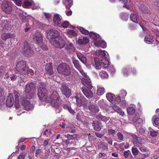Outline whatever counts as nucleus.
<instances>
[{"instance_id": "1", "label": "nucleus", "mask_w": 159, "mask_h": 159, "mask_svg": "<svg viewBox=\"0 0 159 159\" xmlns=\"http://www.w3.org/2000/svg\"><path fill=\"white\" fill-rule=\"evenodd\" d=\"M57 70L59 73L66 76L69 75L71 72V69L70 66L66 63L60 64L58 66Z\"/></svg>"}, {"instance_id": "2", "label": "nucleus", "mask_w": 159, "mask_h": 159, "mask_svg": "<svg viewBox=\"0 0 159 159\" xmlns=\"http://www.w3.org/2000/svg\"><path fill=\"white\" fill-rule=\"evenodd\" d=\"M35 91V87L33 82L27 84L25 88V96L27 98H32L34 96V92Z\"/></svg>"}, {"instance_id": "3", "label": "nucleus", "mask_w": 159, "mask_h": 159, "mask_svg": "<svg viewBox=\"0 0 159 159\" xmlns=\"http://www.w3.org/2000/svg\"><path fill=\"white\" fill-rule=\"evenodd\" d=\"M26 62L24 61H18L16 65V70L21 75H25L26 74L28 67Z\"/></svg>"}, {"instance_id": "4", "label": "nucleus", "mask_w": 159, "mask_h": 159, "mask_svg": "<svg viewBox=\"0 0 159 159\" xmlns=\"http://www.w3.org/2000/svg\"><path fill=\"white\" fill-rule=\"evenodd\" d=\"M38 95L40 101H48V91L45 87H40L39 88Z\"/></svg>"}, {"instance_id": "5", "label": "nucleus", "mask_w": 159, "mask_h": 159, "mask_svg": "<svg viewBox=\"0 0 159 159\" xmlns=\"http://www.w3.org/2000/svg\"><path fill=\"white\" fill-rule=\"evenodd\" d=\"M50 43L55 48L61 49L64 47L65 41L62 37H58L54 41L52 40Z\"/></svg>"}, {"instance_id": "6", "label": "nucleus", "mask_w": 159, "mask_h": 159, "mask_svg": "<svg viewBox=\"0 0 159 159\" xmlns=\"http://www.w3.org/2000/svg\"><path fill=\"white\" fill-rule=\"evenodd\" d=\"M48 102H51L52 106L55 108V111L57 113L60 112L61 110V100L60 99L53 100H49L47 101Z\"/></svg>"}, {"instance_id": "7", "label": "nucleus", "mask_w": 159, "mask_h": 159, "mask_svg": "<svg viewBox=\"0 0 159 159\" xmlns=\"http://www.w3.org/2000/svg\"><path fill=\"white\" fill-rule=\"evenodd\" d=\"M74 98L76 99L78 106H83L84 107H87L88 101L83 96H80V97L75 96Z\"/></svg>"}, {"instance_id": "8", "label": "nucleus", "mask_w": 159, "mask_h": 159, "mask_svg": "<svg viewBox=\"0 0 159 159\" xmlns=\"http://www.w3.org/2000/svg\"><path fill=\"white\" fill-rule=\"evenodd\" d=\"M59 32L57 30L52 29H50L47 33V37L49 40L50 43L52 40L54 41L56 38H57L59 35Z\"/></svg>"}, {"instance_id": "9", "label": "nucleus", "mask_w": 159, "mask_h": 159, "mask_svg": "<svg viewBox=\"0 0 159 159\" xmlns=\"http://www.w3.org/2000/svg\"><path fill=\"white\" fill-rule=\"evenodd\" d=\"M26 98L24 97L21 101V105L23 106L25 110L29 111L33 109L34 105L30 103L29 100H27Z\"/></svg>"}, {"instance_id": "10", "label": "nucleus", "mask_w": 159, "mask_h": 159, "mask_svg": "<svg viewBox=\"0 0 159 159\" xmlns=\"http://www.w3.org/2000/svg\"><path fill=\"white\" fill-rule=\"evenodd\" d=\"M2 8L3 11L7 14L10 13L12 11V5L11 3L9 2H3Z\"/></svg>"}, {"instance_id": "11", "label": "nucleus", "mask_w": 159, "mask_h": 159, "mask_svg": "<svg viewBox=\"0 0 159 159\" xmlns=\"http://www.w3.org/2000/svg\"><path fill=\"white\" fill-rule=\"evenodd\" d=\"M60 89L62 93L64 94L66 97H69L70 96L71 94L70 91L65 84H61V87L60 88Z\"/></svg>"}, {"instance_id": "12", "label": "nucleus", "mask_w": 159, "mask_h": 159, "mask_svg": "<svg viewBox=\"0 0 159 159\" xmlns=\"http://www.w3.org/2000/svg\"><path fill=\"white\" fill-rule=\"evenodd\" d=\"M33 40L37 44H40L43 42V38L42 34L39 32H37L34 36Z\"/></svg>"}, {"instance_id": "13", "label": "nucleus", "mask_w": 159, "mask_h": 159, "mask_svg": "<svg viewBox=\"0 0 159 159\" xmlns=\"http://www.w3.org/2000/svg\"><path fill=\"white\" fill-rule=\"evenodd\" d=\"M81 90L83 93L87 98H90L93 97V94L92 91L89 89L83 87L81 88Z\"/></svg>"}, {"instance_id": "14", "label": "nucleus", "mask_w": 159, "mask_h": 159, "mask_svg": "<svg viewBox=\"0 0 159 159\" xmlns=\"http://www.w3.org/2000/svg\"><path fill=\"white\" fill-rule=\"evenodd\" d=\"M14 103V98L12 93H9V95L7 97L6 101V105L8 107H11Z\"/></svg>"}, {"instance_id": "15", "label": "nucleus", "mask_w": 159, "mask_h": 159, "mask_svg": "<svg viewBox=\"0 0 159 159\" xmlns=\"http://www.w3.org/2000/svg\"><path fill=\"white\" fill-rule=\"evenodd\" d=\"M82 84L89 89H92V86L91 80L89 78H83L81 80Z\"/></svg>"}, {"instance_id": "16", "label": "nucleus", "mask_w": 159, "mask_h": 159, "mask_svg": "<svg viewBox=\"0 0 159 159\" xmlns=\"http://www.w3.org/2000/svg\"><path fill=\"white\" fill-rule=\"evenodd\" d=\"M92 124V126L93 127V129L95 130L99 131L101 129L102 125L100 121L95 120L93 121Z\"/></svg>"}, {"instance_id": "17", "label": "nucleus", "mask_w": 159, "mask_h": 159, "mask_svg": "<svg viewBox=\"0 0 159 159\" xmlns=\"http://www.w3.org/2000/svg\"><path fill=\"white\" fill-rule=\"evenodd\" d=\"M95 46L97 47H101V48H105L107 47V44L106 42L103 40L99 39L98 41H96L93 42Z\"/></svg>"}, {"instance_id": "18", "label": "nucleus", "mask_w": 159, "mask_h": 159, "mask_svg": "<svg viewBox=\"0 0 159 159\" xmlns=\"http://www.w3.org/2000/svg\"><path fill=\"white\" fill-rule=\"evenodd\" d=\"M95 55L97 56L107 58L108 57V52L105 50H96L95 52Z\"/></svg>"}, {"instance_id": "19", "label": "nucleus", "mask_w": 159, "mask_h": 159, "mask_svg": "<svg viewBox=\"0 0 159 159\" xmlns=\"http://www.w3.org/2000/svg\"><path fill=\"white\" fill-rule=\"evenodd\" d=\"M45 74L46 75H51L53 73L52 66L51 64H48L45 66Z\"/></svg>"}, {"instance_id": "20", "label": "nucleus", "mask_w": 159, "mask_h": 159, "mask_svg": "<svg viewBox=\"0 0 159 159\" xmlns=\"http://www.w3.org/2000/svg\"><path fill=\"white\" fill-rule=\"evenodd\" d=\"M95 116V117L96 119L99 120V121L101 120L102 121H104L105 123L107 122L110 119L109 117L103 116L100 113L96 115Z\"/></svg>"}, {"instance_id": "21", "label": "nucleus", "mask_w": 159, "mask_h": 159, "mask_svg": "<svg viewBox=\"0 0 159 159\" xmlns=\"http://www.w3.org/2000/svg\"><path fill=\"white\" fill-rule=\"evenodd\" d=\"M51 94H52L50 98L48 97V100H57L58 99H60L58 93L57 91H53L52 93H51Z\"/></svg>"}, {"instance_id": "22", "label": "nucleus", "mask_w": 159, "mask_h": 159, "mask_svg": "<svg viewBox=\"0 0 159 159\" xmlns=\"http://www.w3.org/2000/svg\"><path fill=\"white\" fill-rule=\"evenodd\" d=\"M89 34L90 38L94 40V42L96 41H98V39H100V35L96 33L91 32Z\"/></svg>"}, {"instance_id": "23", "label": "nucleus", "mask_w": 159, "mask_h": 159, "mask_svg": "<svg viewBox=\"0 0 159 159\" xmlns=\"http://www.w3.org/2000/svg\"><path fill=\"white\" fill-rule=\"evenodd\" d=\"M73 63L75 67L80 72L82 75H83V73H84V72L82 70L81 66L80 64L78 61L76 60H73Z\"/></svg>"}, {"instance_id": "24", "label": "nucleus", "mask_w": 159, "mask_h": 159, "mask_svg": "<svg viewBox=\"0 0 159 159\" xmlns=\"http://www.w3.org/2000/svg\"><path fill=\"white\" fill-rule=\"evenodd\" d=\"M89 109L92 112L96 113L99 111V109L98 106L95 104H92L89 107Z\"/></svg>"}, {"instance_id": "25", "label": "nucleus", "mask_w": 159, "mask_h": 159, "mask_svg": "<svg viewBox=\"0 0 159 159\" xmlns=\"http://www.w3.org/2000/svg\"><path fill=\"white\" fill-rule=\"evenodd\" d=\"M144 40L146 43L149 44L152 43L153 42L152 36L149 34L146 35L145 37Z\"/></svg>"}, {"instance_id": "26", "label": "nucleus", "mask_w": 159, "mask_h": 159, "mask_svg": "<svg viewBox=\"0 0 159 159\" xmlns=\"http://www.w3.org/2000/svg\"><path fill=\"white\" fill-rule=\"evenodd\" d=\"M34 4L32 0H25L23 7H24L27 8L30 6L34 5Z\"/></svg>"}, {"instance_id": "27", "label": "nucleus", "mask_w": 159, "mask_h": 159, "mask_svg": "<svg viewBox=\"0 0 159 159\" xmlns=\"http://www.w3.org/2000/svg\"><path fill=\"white\" fill-rule=\"evenodd\" d=\"M94 61L96 68L97 69H100L101 68V61L97 57H95Z\"/></svg>"}, {"instance_id": "28", "label": "nucleus", "mask_w": 159, "mask_h": 159, "mask_svg": "<svg viewBox=\"0 0 159 159\" xmlns=\"http://www.w3.org/2000/svg\"><path fill=\"white\" fill-rule=\"evenodd\" d=\"M77 55L79 59L83 63L85 64L86 62V59L84 56L81 53H78Z\"/></svg>"}, {"instance_id": "29", "label": "nucleus", "mask_w": 159, "mask_h": 159, "mask_svg": "<svg viewBox=\"0 0 159 159\" xmlns=\"http://www.w3.org/2000/svg\"><path fill=\"white\" fill-rule=\"evenodd\" d=\"M109 64V61L108 60L103 58L101 60V67L106 68Z\"/></svg>"}, {"instance_id": "30", "label": "nucleus", "mask_w": 159, "mask_h": 159, "mask_svg": "<svg viewBox=\"0 0 159 159\" xmlns=\"http://www.w3.org/2000/svg\"><path fill=\"white\" fill-rule=\"evenodd\" d=\"M23 48L24 50H31L34 49L32 45H30L28 42L25 41L24 42L23 45Z\"/></svg>"}, {"instance_id": "31", "label": "nucleus", "mask_w": 159, "mask_h": 159, "mask_svg": "<svg viewBox=\"0 0 159 159\" xmlns=\"http://www.w3.org/2000/svg\"><path fill=\"white\" fill-rule=\"evenodd\" d=\"M64 47H65L66 50H75V49L74 48L73 44L69 42H67L66 43H65Z\"/></svg>"}, {"instance_id": "32", "label": "nucleus", "mask_w": 159, "mask_h": 159, "mask_svg": "<svg viewBox=\"0 0 159 159\" xmlns=\"http://www.w3.org/2000/svg\"><path fill=\"white\" fill-rule=\"evenodd\" d=\"M99 75L102 79H107L109 76L107 73L104 70L100 71L99 73Z\"/></svg>"}, {"instance_id": "33", "label": "nucleus", "mask_w": 159, "mask_h": 159, "mask_svg": "<svg viewBox=\"0 0 159 159\" xmlns=\"http://www.w3.org/2000/svg\"><path fill=\"white\" fill-rule=\"evenodd\" d=\"M61 19L59 15L56 14L54 15L53 17V21L55 24L57 25L60 24L61 23Z\"/></svg>"}, {"instance_id": "34", "label": "nucleus", "mask_w": 159, "mask_h": 159, "mask_svg": "<svg viewBox=\"0 0 159 159\" xmlns=\"http://www.w3.org/2000/svg\"><path fill=\"white\" fill-rule=\"evenodd\" d=\"M98 147L99 149H108V147L107 145L104 142H100L98 143Z\"/></svg>"}, {"instance_id": "35", "label": "nucleus", "mask_w": 159, "mask_h": 159, "mask_svg": "<svg viewBox=\"0 0 159 159\" xmlns=\"http://www.w3.org/2000/svg\"><path fill=\"white\" fill-rule=\"evenodd\" d=\"M14 37L13 34H3L1 36V38L4 40H6L7 39L12 38Z\"/></svg>"}, {"instance_id": "36", "label": "nucleus", "mask_w": 159, "mask_h": 159, "mask_svg": "<svg viewBox=\"0 0 159 159\" xmlns=\"http://www.w3.org/2000/svg\"><path fill=\"white\" fill-rule=\"evenodd\" d=\"M8 72L7 71L6 68L3 66H0V77H2L6 74Z\"/></svg>"}, {"instance_id": "37", "label": "nucleus", "mask_w": 159, "mask_h": 159, "mask_svg": "<svg viewBox=\"0 0 159 159\" xmlns=\"http://www.w3.org/2000/svg\"><path fill=\"white\" fill-rule=\"evenodd\" d=\"M33 50H24L22 52L23 54L27 57H31L33 54Z\"/></svg>"}, {"instance_id": "38", "label": "nucleus", "mask_w": 159, "mask_h": 159, "mask_svg": "<svg viewBox=\"0 0 159 159\" xmlns=\"http://www.w3.org/2000/svg\"><path fill=\"white\" fill-rule=\"evenodd\" d=\"M65 2H64V1L63 3L66 6V8H70L72 5V0H65Z\"/></svg>"}, {"instance_id": "39", "label": "nucleus", "mask_w": 159, "mask_h": 159, "mask_svg": "<svg viewBox=\"0 0 159 159\" xmlns=\"http://www.w3.org/2000/svg\"><path fill=\"white\" fill-rule=\"evenodd\" d=\"M140 10L143 13H149L150 12V10L146 6H141L140 7Z\"/></svg>"}, {"instance_id": "40", "label": "nucleus", "mask_w": 159, "mask_h": 159, "mask_svg": "<svg viewBox=\"0 0 159 159\" xmlns=\"http://www.w3.org/2000/svg\"><path fill=\"white\" fill-rule=\"evenodd\" d=\"M148 132L150 133V134L152 137L157 136L158 133L157 131L154 130L151 128H149Z\"/></svg>"}, {"instance_id": "41", "label": "nucleus", "mask_w": 159, "mask_h": 159, "mask_svg": "<svg viewBox=\"0 0 159 159\" xmlns=\"http://www.w3.org/2000/svg\"><path fill=\"white\" fill-rule=\"evenodd\" d=\"M123 73L124 75H128L130 72V68L129 66L124 68L123 69Z\"/></svg>"}, {"instance_id": "42", "label": "nucleus", "mask_w": 159, "mask_h": 159, "mask_svg": "<svg viewBox=\"0 0 159 159\" xmlns=\"http://www.w3.org/2000/svg\"><path fill=\"white\" fill-rule=\"evenodd\" d=\"M78 137V135L77 134H74L72 135H70L69 134H67L66 135V137L69 140H71L75 139L77 138Z\"/></svg>"}, {"instance_id": "43", "label": "nucleus", "mask_w": 159, "mask_h": 159, "mask_svg": "<svg viewBox=\"0 0 159 159\" xmlns=\"http://www.w3.org/2000/svg\"><path fill=\"white\" fill-rule=\"evenodd\" d=\"M105 92V89L104 88L100 87L97 89V94L98 95L101 96Z\"/></svg>"}, {"instance_id": "44", "label": "nucleus", "mask_w": 159, "mask_h": 159, "mask_svg": "<svg viewBox=\"0 0 159 159\" xmlns=\"http://www.w3.org/2000/svg\"><path fill=\"white\" fill-rule=\"evenodd\" d=\"M67 33L68 35L70 37H75L76 35L75 32L73 30H67Z\"/></svg>"}, {"instance_id": "45", "label": "nucleus", "mask_w": 159, "mask_h": 159, "mask_svg": "<svg viewBox=\"0 0 159 159\" xmlns=\"http://www.w3.org/2000/svg\"><path fill=\"white\" fill-rule=\"evenodd\" d=\"M130 18L132 21L136 23H138V21L137 19L136 16L135 14H131L130 15Z\"/></svg>"}, {"instance_id": "46", "label": "nucleus", "mask_w": 159, "mask_h": 159, "mask_svg": "<svg viewBox=\"0 0 159 159\" xmlns=\"http://www.w3.org/2000/svg\"><path fill=\"white\" fill-rule=\"evenodd\" d=\"M129 14L127 13H121L120 15V18L123 20H126L129 17Z\"/></svg>"}, {"instance_id": "47", "label": "nucleus", "mask_w": 159, "mask_h": 159, "mask_svg": "<svg viewBox=\"0 0 159 159\" xmlns=\"http://www.w3.org/2000/svg\"><path fill=\"white\" fill-rule=\"evenodd\" d=\"M127 111L128 114L130 115H132L135 112V109L131 107H128Z\"/></svg>"}, {"instance_id": "48", "label": "nucleus", "mask_w": 159, "mask_h": 159, "mask_svg": "<svg viewBox=\"0 0 159 159\" xmlns=\"http://www.w3.org/2000/svg\"><path fill=\"white\" fill-rule=\"evenodd\" d=\"M78 29L83 34L86 35L89 34V31L82 27H79Z\"/></svg>"}, {"instance_id": "49", "label": "nucleus", "mask_w": 159, "mask_h": 159, "mask_svg": "<svg viewBox=\"0 0 159 159\" xmlns=\"http://www.w3.org/2000/svg\"><path fill=\"white\" fill-rule=\"evenodd\" d=\"M106 97L107 99L110 102H112L113 100V97L112 94L107 93L106 94Z\"/></svg>"}, {"instance_id": "50", "label": "nucleus", "mask_w": 159, "mask_h": 159, "mask_svg": "<svg viewBox=\"0 0 159 159\" xmlns=\"http://www.w3.org/2000/svg\"><path fill=\"white\" fill-rule=\"evenodd\" d=\"M132 152L134 155L136 156L138 154L139 151L136 148L132 147Z\"/></svg>"}, {"instance_id": "51", "label": "nucleus", "mask_w": 159, "mask_h": 159, "mask_svg": "<svg viewBox=\"0 0 159 159\" xmlns=\"http://www.w3.org/2000/svg\"><path fill=\"white\" fill-rule=\"evenodd\" d=\"M52 133L50 129H46L43 133V134L45 136L48 137Z\"/></svg>"}, {"instance_id": "52", "label": "nucleus", "mask_w": 159, "mask_h": 159, "mask_svg": "<svg viewBox=\"0 0 159 159\" xmlns=\"http://www.w3.org/2000/svg\"><path fill=\"white\" fill-rule=\"evenodd\" d=\"M123 155L125 158H128L129 155H130L131 157H133L130 151L129 150L125 151L124 152Z\"/></svg>"}, {"instance_id": "53", "label": "nucleus", "mask_w": 159, "mask_h": 159, "mask_svg": "<svg viewBox=\"0 0 159 159\" xmlns=\"http://www.w3.org/2000/svg\"><path fill=\"white\" fill-rule=\"evenodd\" d=\"M117 137L120 142L122 141L124 139L123 134L120 132H118L117 134Z\"/></svg>"}, {"instance_id": "54", "label": "nucleus", "mask_w": 159, "mask_h": 159, "mask_svg": "<svg viewBox=\"0 0 159 159\" xmlns=\"http://www.w3.org/2000/svg\"><path fill=\"white\" fill-rule=\"evenodd\" d=\"M69 22L67 21H64L61 25V26L64 28L67 27L69 25Z\"/></svg>"}, {"instance_id": "55", "label": "nucleus", "mask_w": 159, "mask_h": 159, "mask_svg": "<svg viewBox=\"0 0 159 159\" xmlns=\"http://www.w3.org/2000/svg\"><path fill=\"white\" fill-rule=\"evenodd\" d=\"M126 94L127 92L125 90H123L121 91L120 95L122 98H124L126 96Z\"/></svg>"}, {"instance_id": "56", "label": "nucleus", "mask_w": 159, "mask_h": 159, "mask_svg": "<svg viewBox=\"0 0 159 159\" xmlns=\"http://www.w3.org/2000/svg\"><path fill=\"white\" fill-rule=\"evenodd\" d=\"M139 133L142 135H143L144 136H145L146 134H145V130L144 129L142 128H140L139 129Z\"/></svg>"}, {"instance_id": "57", "label": "nucleus", "mask_w": 159, "mask_h": 159, "mask_svg": "<svg viewBox=\"0 0 159 159\" xmlns=\"http://www.w3.org/2000/svg\"><path fill=\"white\" fill-rule=\"evenodd\" d=\"M143 120L142 119L138 118L136 121V123L138 125V126H140L143 123Z\"/></svg>"}, {"instance_id": "58", "label": "nucleus", "mask_w": 159, "mask_h": 159, "mask_svg": "<svg viewBox=\"0 0 159 159\" xmlns=\"http://www.w3.org/2000/svg\"><path fill=\"white\" fill-rule=\"evenodd\" d=\"M18 6H20L22 4V0H12Z\"/></svg>"}, {"instance_id": "59", "label": "nucleus", "mask_w": 159, "mask_h": 159, "mask_svg": "<svg viewBox=\"0 0 159 159\" xmlns=\"http://www.w3.org/2000/svg\"><path fill=\"white\" fill-rule=\"evenodd\" d=\"M121 98L119 96H118L116 97L114 99L115 102L116 103H118L121 101Z\"/></svg>"}, {"instance_id": "60", "label": "nucleus", "mask_w": 159, "mask_h": 159, "mask_svg": "<svg viewBox=\"0 0 159 159\" xmlns=\"http://www.w3.org/2000/svg\"><path fill=\"white\" fill-rule=\"evenodd\" d=\"M15 106L16 108V109H17L18 108L20 107V104L19 100H18L17 101L15 100Z\"/></svg>"}, {"instance_id": "61", "label": "nucleus", "mask_w": 159, "mask_h": 159, "mask_svg": "<svg viewBox=\"0 0 159 159\" xmlns=\"http://www.w3.org/2000/svg\"><path fill=\"white\" fill-rule=\"evenodd\" d=\"M152 123L153 125L155 124L157 125H159V118H156L155 119Z\"/></svg>"}, {"instance_id": "62", "label": "nucleus", "mask_w": 159, "mask_h": 159, "mask_svg": "<svg viewBox=\"0 0 159 159\" xmlns=\"http://www.w3.org/2000/svg\"><path fill=\"white\" fill-rule=\"evenodd\" d=\"M25 155L26 154L25 152L22 153L18 157L17 159H24Z\"/></svg>"}, {"instance_id": "63", "label": "nucleus", "mask_w": 159, "mask_h": 159, "mask_svg": "<svg viewBox=\"0 0 159 159\" xmlns=\"http://www.w3.org/2000/svg\"><path fill=\"white\" fill-rule=\"evenodd\" d=\"M116 131L115 130L110 129H108V134L109 135H113L115 133Z\"/></svg>"}, {"instance_id": "64", "label": "nucleus", "mask_w": 159, "mask_h": 159, "mask_svg": "<svg viewBox=\"0 0 159 159\" xmlns=\"http://www.w3.org/2000/svg\"><path fill=\"white\" fill-rule=\"evenodd\" d=\"M83 44H85L88 43L89 41V39L86 37H84L82 39Z\"/></svg>"}]
</instances>
